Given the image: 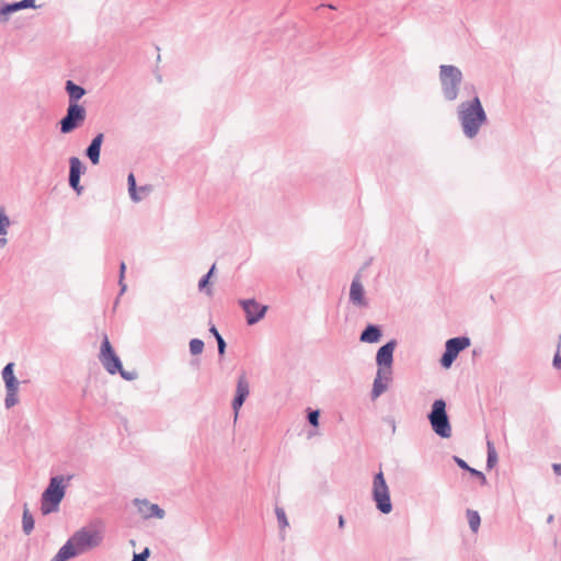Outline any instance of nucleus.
Instances as JSON below:
<instances>
[{
    "label": "nucleus",
    "mask_w": 561,
    "mask_h": 561,
    "mask_svg": "<svg viewBox=\"0 0 561 561\" xmlns=\"http://www.w3.org/2000/svg\"><path fill=\"white\" fill-rule=\"evenodd\" d=\"M65 90L69 96V104H79L78 101L85 95V89L72 80H67Z\"/></svg>",
    "instance_id": "obj_20"
},
{
    "label": "nucleus",
    "mask_w": 561,
    "mask_h": 561,
    "mask_svg": "<svg viewBox=\"0 0 561 561\" xmlns=\"http://www.w3.org/2000/svg\"><path fill=\"white\" fill-rule=\"evenodd\" d=\"M13 3H4L0 7V24H5L10 20V15L15 13Z\"/></svg>",
    "instance_id": "obj_25"
},
{
    "label": "nucleus",
    "mask_w": 561,
    "mask_h": 561,
    "mask_svg": "<svg viewBox=\"0 0 561 561\" xmlns=\"http://www.w3.org/2000/svg\"><path fill=\"white\" fill-rule=\"evenodd\" d=\"M209 332L215 336L216 340H218V336H221L220 333L218 332V330L216 329L215 325H213L210 329H209Z\"/></svg>",
    "instance_id": "obj_43"
},
{
    "label": "nucleus",
    "mask_w": 561,
    "mask_h": 561,
    "mask_svg": "<svg viewBox=\"0 0 561 561\" xmlns=\"http://www.w3.org/2000/svg\"><path fill=\"white\" fill-rule=\"evenodd\" d=\"M382 336V331L380 325L369 323L366 325V328L362 331L359 335V341L362 343H377L380 341Z\"/></svg>",
    "instance_id": "obj_19"
},
{
    "label": "nucleus",
    "mask_w": 561,
    "mask_h": 561,
    "mask_svg": "<svg viewBox=\"0 0 561 561\" xmlns=\"http://www.w3.org/2000/svg\"><path fill=\"white\" fill-rule=\"evenodd\" d=\"M102 541L103 535L99 529L82 527L66 541V545H70V550L75 551L77 557L99 547Z\"/></svg>",
    "instance_id": "obj_4"
},
{
    "label": "nucleus",
    "mask_w": 561,
    "mask_h": 561,
    "mask_svg": "<svg viewBox=\"0 0 561 561\" xmlns=\"http://www.w3.org/2000/svg\"><path fill=\"white\" fill-rule=\"evenodd\" d=\"M552 520H553V515H549L548 518H547V522L548 523H552Z\"/></svg>",
    "instance_id": "obj_48"
},
{
    "label": "nucleus",
    "mask_w": 561,
    "mask_h": 561,
    "mask_svg": "<svg viewBox=\"0 0 561 561\" xmlns=\"http://www.w3.org/2000/svg\"><path fill=\"white\" fill-rule=\"evenodd\" d=\"M5 386V398L4 405L7 409H11L19 402L18 391L20 382L16 378L4 381Z\"/></svg>",
    "instance_id": "obj_17"
},
{
    "label": "nucleus",
    "mask_w": 561,
    "mask_h": 561,
    "mask_svg": "<svg viewBox=\"0 0 561 561\" xmlns=\"http://www.w3.org/2000/svg\"><path fill=\"white\" fill-rule=\"evenodd\" d=\"M469 472H470L472 476H474V477L479 478V479L481 480V483H482V484H485V483H486V478H485V476L483 474V472H481V471H479V470H477V469H474V468H470V469H469Z\"/></svg>",
    "instance_id": "obj_36"
},
{
    "label": "nucleus",
    "mask_w": 561,
    "mask_h": 561,
    "mask_svg": "<svg viewBox=\"0 0 561 561\" xmlns=\"http://www.w3.org/2000/svg\"><path fill=\"white\" fill-rule=\"evenodd\" d=\"M552 469L557 476H561V463H553Z\"/></svg>",
    "instance_id": "obj_42"
},
{
    "label": "nucleus",
    "mask_w": 561,
    "mask_h": 561,
    "mask_svg": "<svg viewBox=\"0 0 561 561\" xmlns=\"http://www.w3.org/2000/svg\"><path fill=\"white\" fill-rule=\"evenodd\" d=\"M2 379L3 381L15 378L14 376V363H8L2 369Z\"/></svg>",
    "instance_id": "obj_30"
},
{
    "label": "nucleus",
    "mask_w": 561,
    "mask_h": 561,
    "mask_svg": "<svg viewBox=\"0 0 561 561\" xmlns=\"http://www.w3.org/2000/svg\"><path fill=\"white\" fill-rule=\"evenodd\" d=\"M215 267H216V265L213 264L210 270L198 282V289L201 291L205 290L207 295H211V289L207 288V285L209 284V279H210L211 275L214 274Z\"/></svg>",
    "instance_id": "obj_26"
},
{
    "label": "nucleus",
    "mask_w": 561,
    "mask_h": 561,
    "mask_svg": "<svg viewBox=\"0 0 561 561\" xmlns=\"http://www.w3.org/2000/svg\"><path fill=\"white\" fill-rule=\"evenodd\" d=\"M0 248H3L7 243H8V240L5 238V236H0Z\"/></svg>",
    "instance_id": "obj_46"
},
{
    "label": "nucleus",
    "mask_w": 561,
    "mask_h": 561,
    "mask_svg": "<svg viewBox=\"0 0 561 561\" xmlns=\"http://www.w3.org/2000/svg\"><path fill=\"white\" fill-rule=\"evenodd\" d=\"M438 78L443 98L448 102L457 100L463 79L461 70L454 65H440Z\"/></svg>",
    "instance_id": "obj_3"
},
{
    "label": "nucleus",
    "mask_w": 561,
    "mask_h": 561,
    "mask_svg": "<svg viewBox=\"0 0 561 561\" xmlns=\"http://www.w3.org/2000/svg\"><path fill=\"white\" fill-rule=\"evenodd\" d=\"M239 305L242 307L245 313L247 323L249 325H253L262 320L268 309L266 305H261L254 298L241 299L239 300Z\"/></svg>",
    "instance_id": "obj_10"
},
{
    "label": "nucleus",
    "mask_w": 561,
    "mask_h": 561,
    "mask_svg": "<svg viewBox=\"0 0 561 561\" xmlns=\"http://www.w3.org/2000/svg\"><path fill=\"white\" fill-rule=\"evenodd\" d=\"M118 285H119V287H121V290H119V296H121V295H123V294L126 291L127 286H126V284L124 283V279H119V280H118Z\"/></svg>",
    "instance_id": "obj_41"
},
{
    "label": "nucleus",
    "mask_w": 561,
    "mask_h": 561,
    "mask_svg": "<svg viewBox=\"0 0 561 561\" xmlns=\"http://www.w3.org/2000/svg\"><path fill=\"white\" fill-rule=\"evenodd\" d=\"M552 365L557 369L561 368V355L559 353H556L553 356Z\"/></svg>",
    "instance_id": "obj_39"
},
{
    "label": "nucleus",
    "mask_w": 561,
    "mask_h": 561,
    "mask_svg": "<svg viewBox=\"0 0 561 561\" xmlns=\"http://www.w3.org/2000/svg\"><path fill=\"white\" fill-rule=\"evenodd\" d=\"M99 358L105 370L111 375L117 374V370L122 368V362L112 347L106 334H104L101 343Z\"/></svg>",
    "instance_id": "obj_9"
},
{
    "label": "nucleus",
    "mask_w": 561,
    "mask_h": 561,
    "mask_svg": "<svg viewBox=\"0 0 561 561\" xmlns=\"http://www.w3.org/2000/svg\"><path fill=\"white\" fill-rule=\"evenodd\" d=\"M350 302L358 308L368 307V301L365 297V290L362 284L360 272L356 273L352 279L350 287Z\"/></svg>",
    "instance_id": "obj_11"
},
{
    "label": "nucleus",
    "mask_w": 561,
    "mask_h": 561,
    "mask_svg": "<svg viewBox=\"0 0 561 561\" xmlns=\"http://www.w3.org/2000/svg\"><path fill=\"white\" fill-rule=\"evenodd\" d=\"M319 417H320V412L319 410H310L308 412V415H307V419H308V422L317 427L319 425Z\"/></svg>",
    "instance_id": "obj_32"
},
{
    "label": "nucleus",
    "mask_w": 561,
    "mask_h": 561,
    "mask_svg": "<svg viewBox=\"0 0 561 561\" xmlns=\"http://www.w3.org/2000/svg\"><path fill=\"white\" fill-rule=\"evenodd\" d=\"M486 447H488L486 467L489 469H491L497 462V454H496L495 447L492 442L488 440Z\"/></svg>",
    "instance_id": "obj_27"
},
{
    "label": "nucleus",
    "mask_w": 561,
    "mask_h": 561,
    "mask_svg": "<svg viewBox=\"0 0 561 561\" xmlns=\"http://www.w3.org/2000/svg\"><path fill=\"white\" fill-rule=\"evenodd\" d=\"M35 520L31 514L27 504H24L23 516H22V528L25 535H30L34 529Z\"/></svg>",
    "instance_id": "obj_21"
},
{
    "label": "nucleus",
    "mask_w": 561,
    "mask_h": 561,
    "mask_svg": "<svg viewBox=\"0 0 561 561\" xmlns=\"http://www.w3.org/2000/svg\"><path fill=\"white\" fill-rule=\"evenodd\" d=\"M466 515H467L468 524H469L471 531L474 534L478 533V530L480 528V524H481L480 514L474 510L468 508L466 512Z\"/></svg>",
    "instance_id": "obj_22"
},
{
    "label": "nucleus",
    "mask_w": 561,
    "mask_h": 561,
    "mask_svg": "<svg viewBox=\"0 0 561 561\" xmlns=\"http://www.w3.org/2000/svg\"><path fill=\"white\" fill-rule=\"evenodd\" d=\"M397 346L396 340H390L386 344H383L376 354V363L378 368H383L386 370H391V366L393 363V352Z\"/></svg>",
    "instance_id": "obj_13"
},
{
    "label": "nucleus",
    "mask_w": 561,
    "mask_h": 561,
    "mask_svg": "<svg viewBox=\"0 0 561 561\" xmlns=\"http://www.w3.org/2000/svg\"><path fill=\"white\" fill-rule=\"evenodd\" d=\"M69 164V185L77 194H81L83 187L80 185V176L85 171V167L78 157H71Z\"/></svg>",
    "instance_id": "obj_14"
},
{
    "label": "nucleus",
    "mask_w": 561,
    "mask_h": 561,
    "mask_svg": "<svg viewBox=\"0 0 561 561\" xmlns=\"http://www.w3.org/2000/svg\"><path fill=\"white\" fill-rule=\"evenodd\" d=\"M391 381V370H386L383 368H378L376 373V377L373 382V389H371V399L375 400L379 398L389 386V382Z\"/></svg>",
    "instance_id": "obj_15"
},
{
    "label": "nucleus",
    "mask_w": 561,
    "mask_h": 561,
    "mask_svg": "<svg viewBox=\"0 0 561 561\" xmlns=\"http://www.w3.org/2000/svg\"><path fill=\"white\" fill-rule=\"evenodd\" d=\"M204 342L201 339H192L190 341V352L192 355H199L204 350Z\"/></svg>",
    "instance_id": "obj_29"
},
{
    "label": "nucleus",
    "mask_w": 561,
    "mask_h": 561,
    "mask_svg": "<svg viewBox=\"0 0 561 561\" xmlns=\"http://www.w3.org/2000/svg\"><path fill=\"white\" fill-rule=\"evenodd\" d=\"M14 5L15 11L24 10L22 5V1L12 2Z\"/></svg>",
    "instance_id": "obj_44"
},
{
    "label": "nucleus",
    "mask_w": 561,
    "mask_h": 561,
    "mask_svg": "<svg viewBox=\"0 0 561 561\" xmlns=\"http://www.w3.org/2000/svg\"><path fill=\"white\" fill-rule=\"evenodd\" d=\"M470 339L468 336L451 337L445 343V352L440 357V365L444 368H449L458 357L459 353L470 346Z\"/></svg>",
    "instance_id": "obj_8"
},
{
    "label": "nucleus",
    "mask_w": 561,
    "mask_h": 561,
    "mask_svg": "<svg viewBox=\"0 0 561 561\" xmlns=\"http://www.w3.org/2000/svg\"><path fill=\"white\" fill-rule=\"evenodd\" d=\"M457 118L465 137L468 139L476 138L481 127L488 123V115L480 98L474 95L471 100L461 102L457 106Z\"/></svg>",
    "instance_id": "obj_1"
},
{
    "label": "nucleus",
    "mask_w": 561,
    "mask_h": 561,
    "mask_svg": "<svg viewBox=\"0 0 561 561\" xmlns=\"http://www.w3.org/2000/svg\"><path fill=\"white\" fill-rule=\"evenodd\" d=\"M250 393V385L244 375H241L238 378L237 381V388H236V394L232 400L231 407L234 413V421H237L239 411L241 407L243 405L244 401L247 400L248 396Z\"/></svg>",
    "instance_id": "obj_12"
},
{
    "label": "nucleus",
    "mask_w": 561,
    "mask_h": 561,
    "mask_svg": "<svg viewBox=\"0 0 561 561\" xmlns=\"http://www.w3.org/2000/svg\"><path fill=\"white\" fill-rule=\"evenodd\" d=\"M125 271H126V264L124 262H122L119 264V279H124Z\"/></svg>",
    "instance_id": "obj_40"
},
{
    "label": "nucleus",
    "mask_w": 561,
    "mask_h": 561,
    "mask_svg": "<svg viewBox=\"0 0 561 561\" xmlns=\"http://www.w3.org/2000/svg\"><path fill=\"white\" fill-rule=\"evenodd\" d=\"M23 9H36L35 0H21Z\"/></svg>",
    "instance_id": "obj_38"
},
{
    "label": "nucleus",
    "mask_w": 561,
    "mask_h": 561,
    "mask_svg": "<svg viewBox=\"0 0 561 561\" xmlns=\"http://www.w3.org/2000/svg\"><path fill=\"white\" fill-rule=\"evenodd\" d=\"M275 514H276L277 520L279 523V526L282 528L287 527L288 526V520H287L285 511L282 507H276L275 508Z\"/></svg>",
    "instance_id": "obj_31"
},
{
    "label": "nucleus",
    "mask_w": 561,
    "mask_h": 561,
    "mask_svg": "<svg viewBox=\"0 0 561 561\" xmlns=\"http://www.w3.org/2000/svg\"><path fill=\"white\" fill-rule=\"evenodd\" d=\"M117 373L121 375V377L123 379L128 380V381L135 380L138 377L137 371H135V370L128 371V370L123 369V367L121 368V370H117Z\"/></svg>",
    "instance_id": "obj_33"
},
{
    "label": "nucleus",
    "mask_w": 561,
    "mask_h": 561,
    "mask_svg": "<svg viewBox=\"0 0 561 561\" xmlns=\"http://www.w3.org/2000/svg\"><path fill=\"white\" fill-rule=\"evenodd\" d=\"M345 525L344 517L342 515L339 516V528H343Z\"/></svg>",
    "instance_id": "obj_47"
},
{
    "label": "nucleus",
    "mask_w": 561,
    "mask_h": 561,
    "mask_svg": "<svg viewBox=\"0 0 561 561\" xmlns=\"http://www.w3.org/2000/svg\"><path fill=\"white\" fill-rule=\"evenodd\" d=\"M432 431L440 438L447 439L453 435V428L446 410V401L437 399L432 403L427 414Z\"/></svg>",
    "instance_id": "obj_5"
},
{
    "label": "nucleus",
    "mask_w": 561,
    "mask_h": 561,
    "mask_svg": "<svg viewBox=\"0 0 561 561\" xmlns=\"http://www.w3.org/2000/svg\"><path fill=\"white\" fill-rule=\"evenodd\" d=\"M139 511L146 518L156 517L162 519L165 515L164 511L157 504H152L147 500H136Z\"/></svg>",
    "instance_id": "obj_18"
},
{
    "label": "nucleus",
    "mask_w": 561,
    "mask_h": 561,
    "mask_svg": "<svg viewBox=\"0 0 561 561\" xmlns=\"http://www.w3.org/2000/svg\"><path fill=\"white\" fill-rule=\"evenodd\" d=\"M392 430H393V432L396 431V424L393 421H392Z\"/></svg>",
    "instance_id": "obj_49"
},
{
    "label": "nucleus",
    "mask_w": 561,
    "mask_h": 561,
    "mask_svg": "<svg viewBox=\"0 0 561 561\" xmlns=\"http://www.w3.org/2000/svg\"><path fill=\"white\" fill-rule=\"evenodd\" d=\"M127 184H128V192H129L130 199L135 203L140 202L142 199V197L140 195H138V190H137L136 179H135L134 173L128 174Z\"/></svg>",
    "instance_id": "obj_23"
},
{
    "label": "nucleus",
    "mask_w": 561,
    "mask_h": 561,
    "mask_svg": "<svg viewBox=\"0 0 561 561\" xmlns=\"http://www.w3.org/2000/svg\"><path fill=\"white\" fill-rule=\"evenodd\" d=\"M76 557V552L70 550V545H64L50 561H67Z\"/></svg>",
    "instance_id": "obj_24"
},
{
    "label": "nucleus",
    "mask_w": 561,
    "mask_h": 561,
    "mask_svg": "<svg viewBox=\"0 0 561 561\" xmlns=\"http://www.w3.org/2000/svg\"><path fill=\"white\" fill-rule=\"evenodd\" d=\"M87 117V110L81 104H68L66 115L59 121L61 134H70L79 128Z\"/></svg>",
    "instance_id": "obj_7"
},
{
    "label": "nucleus",
    "mask_w": 561,
    "mask_h": 561,
    "mask_svg": "<svg viewBox=\"0 0 561 561\" xmlns=\"http://www.w3.org/2000/svg\"><path fill=\"white\" fill-rule=\"evenodd\" d=\"M138 190V194L139 193H148L150 191V188L148 186H140Z\"/></svg>",
    "instance_id": "obj_45"
},
{
    "label": "nucleus",
    "mask_w": 561,
    "mask_h": 561,
    "mask_svg": "<svg viewBox=\"0 0 561 561\" xmlns=\"http://www.w3.org/2000/svg\"><path fill=\"white\" fill-rule=\"evenodd\" d=\"M149 556V548H145L140 553H135L131 561H148Z\"/></svg>",
    "instance_id": "obj_34"
},
{
    "label": "nucleus",
    "mask_w": 561,
    "mask_h": 561,
    "mask_svg": "<svg viewBox=\"0 0 561 561\" xmlns=\"http://www.w3.org/2000/svg\"><path fill=\"white\" fill-rule=\"evenodd\" d=\"M103 140L104 134L100 133L93 137L90 145L85 149V156L94 165H96L100 162V153Z\"/></svg>",
    "instance_id": "obj_16"
},
{
    "label": "nucleus",
    "mask_w": 561,
    "mask_h": 561,
    "mask_svg": "<svg viewBox=\"0 0 561 561\" xmlns=\"http://www.w3.org/2000/svg\"><path fill=\"white\" fill-rule=\"evenodd\" d=\"M71 479L72 476H54L49 479L48 485L41 497V512L43 515L58 512L66 494V488Z\"/></svg>",
    "instance_id": "obj_2"
},
{
    "label": "nucleus",
    "mask_w": 561,
    "mask_h": 561,
    "mask_svg": "<svg viewBox=\"0 0 561 561\" xmlns=\"http://www.w3.org/2000/svg\"><path fill=\"white\" fill-rule=\"evenodd\" d=\"M217 341V347H218V354L222 356L226 352L227 344L222 336H218Z\"/></svg>",
    "instance_id": "obj_35"
},
{
    "label": "nucleus",
    "mask_w": 561,
    "mask_h": 561,
    "mask_svg": "<svg viewBox=\"0 0 561 561\" xmlns=\"http://www.w3.org/2000/svg\"><path fill=\"white\" fill-rule=\"evenodd\" d=\"M10 224V219L4 209L0 207V236H7Z\"/></svg>",
    "instance_id": "obj_28"
},
{
    "label": "nucleus",
    "mask_w": 561,
    "mask_h": 561,
    "mask_svg": "<svg viewBox=\"0 0 561 561\" xmlns=\"http://www.w3.org/2000/svg\"><path fill=\"white\" fill-rule=\"evenodd\" d=\"M454 460L463 470L469 471V469L471 468L463 459H461L457 456H454Z\"/></svg>",
    "instance_id": "obj_37"
},
{
    "label": "nucleus",
    "mask_w": 561,
    "mask_h": 561,
    "mask_svg": "<svg viewBox=\"0 0 561 561\" xmlns=\"http://www.w3.org/2000/svg\"><path fill=\"white\" fill-rule=\"evenodd\" d=\"M373 499L380 513L389 514L392 511L389 488L381 471L376 473L374 477Z\"/></svg>",
    "instance_id": "obj_6"
}]
</instances>
